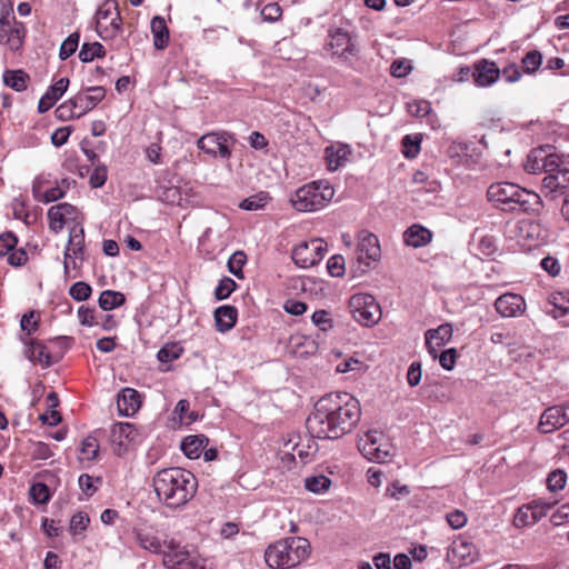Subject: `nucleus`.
<instances>
[{
    "mask_svg": "<svg viewBox=\"0 0 569 569\" xmlns=\"http://www.w3.org/2000/svg\"><path fill=\"white\" fill-rule=\"evenodd\" d=\"M361 417L357 398L349 392H330L321 397L307 419V429L318 439L337 440L351 432Z\"/></svg>",
    "mask_w": 569,
    "mask_h": 569,
    "instance_id": "1",
    "label": "nucleus"
},
{
    "mask_svg": "<svg viewBox=\"0 0 569 569\" xmlns=\"http://www.w3.org/2000/svg\"><path fill=\"white\" fill-rule=\"evenodd\" d=\"M154 492L167 508L177 510L186 506L196 495L198 481L186 469L172 467L158 471L153 477Z\"/></svg>",
    "mask_w": 569,
    "mask_h": 569,
    "instance_id": "2",
    "label": "nucleus"
},
{
    "mask_svg": "<svg viewBox=\"0 0 569 569\" xmlns=\"http://www.w3.org/2000/svg\"><path fill=\"white\" fill-rule=\"evenodd\" d=\"M488 200L506 212L537 213L542 208L540 196L512 182H496L487 190Z\"/></svg>",
    "mask_w": 569,
    "mask_h": 569,
    "instance_id": "3",
    "label": "nucleus"
},
{
    "mask_svg": "<svg viewBox=\"0 0 569 569\" xmlns=\"http://www.w3.org/2000/svg\"><path fill=\"white\" fill-rule=\"evenodd\" d=\"M310 555V543L302 537H289L270 545L264 552L267 565L273 569L295 568Z\"/></svg>",
    "mask_w": 569,
    "mask_h": 569,
    "instance_id": "4",
    "label": "nucleus"
},
{
    "mask_svg": "<svg viewBox=\"0 0 569 569\" xmlns=\"http://www.w3.org/2000/svg\"><path fill=\"white\" fill-rule=\"evenodd\" d=\"M335 189L325 180L311 181L298 188L290 197L292 207L300 212L323 209L333 198Z\"/></svg>",
    "mask_w": 569,
    "mask_h": 569,
    "instance_id": "5",
    "label": "nucleus"
},
{
    "mask_svg": "<svg viewBox=\"0 0 569 569\" xmlns=\"http://www.w3.org/2000/svg\"><path fill=\"white\" fill-rule=\"evenodd\" d=\"M325 49L348 66H352L359 56L356 36L343 28L329 29Z\"/></svg>",
    "mask_w": 569,
    "mask_h": 569,
    "instance_id": "6",
    "label": "nucleus"
},
{
    "mask_svg": "<svg viewBox=\"0 0 569 569\" xmlns=\"http://www.w3.org/2000/svg\"><path fill=\"white\" fill-rule=\"evenodd\" d=\"M122 19L116 0H106L96 12V30L103 40L114 39L121 31Z\"/></svg>",
    "mask_w": 569,
    "mask_h": 569,
    "instance_id": "7",
    "label": "nucleus"
},
{
    "mask_svg": "<svg viewBox=\"0 0 569 569\" xmlns=\"http://www.w3.org/2000/svg\"><path fill=\"white\" fill-rule=\"evenodd\" d=\"M352 318L365 327H372L381 319V308L369 293H356L349 300Z\"/></svg>",
    "mask_w": 569,
    "mask_h": 569,
    "instance_id": "8",
    "label": "nucleus"
},
{
    "mask_svg": "<svg viewBox=\"0 0 569 569\" xmlns=\"http://www.w3.org/2000/svg\"><path fill=\"white\" fill-rule=\"evenodd\" d=\"M506 236L515 240L519 248L530 250L538 246L541 238V227L533 220L522 219L513 223H508Z\"/></svg>",
    "mask_w": 569,
    "mask_h": 569,
    "instance_id": "9",
    "label": "nucleus"
},
{
    "mask_svg": "<svg viewBox=\"0 0 569 569\" xmlns=\"http://www.w3.org/2000/svg\"><path fill=\"white\" fill-rule=\"evenodd\" d=\"M162 553L163 565L169 569H204L197 557L173 539L164 541Z\"/></svg>",
    "mask_w": 569,
    "mask_h": 569,
    "instance_id": "10",
    "label": "nucleus"
},
{
    "mask_svg": "<svg viewBox=\"0 0 569 569\" xmlns=\"http://www.w3.org/2000/svg\"><path fill=\"white\" fill-rule=\"evenodd\" d=\"M24 37V24L17 21L12 10L3 9L0 14V43L7 44L11 50H18Z\"/></svg>",
    "mask_w": 569,
    "mask_h": 569,
    "instance_id": "11",
    "label": "nucleus"
},
{
    "mask_svg": "<svg viewBox=\"0 0 569 569\" xmlns=\"http://www.w3.org/2000/svg\"><path fill=\"white\" fill-rule=\"evenodd\" d=\"M359 449L370 461L383 462L391 457V445L378 431H369L359 441Z\"/></svg>",
    "mask_w": 569,
    "mask_h": 569,
    "instance_id": "12",
    "label": "nucleus"
},
{
    "mask_svg": "<svg viewBox=\"0 0 569 569\" xmlns=\"http://www.w3.org/2000/svg\"><path fill=\"white\" fill-rule=\"evenodd\" d=\"M327 251V244L321 239H312L296 246L291 257L300 268H309L319 263Z\"/></svg>",
    "mask_w": 569,
    "mask_h": 569,
    "instance_id": "13",
    "label": "nucleus"
},
{
    "mask_svg": "<svg viewBox=\"0 0 569 569\" xmlns=\"http://www.w3.org/2000/svg\"><path fill=\"white\" fill-rule=\"evenodd\" d=\"M232 138V134L227 131L209 132L199 138L197 147L210 156L229 159L231 150L228 141Z\"/></svg>",
    "mask_w": 569,
    "mask_h": 569,
    "instance_id": "14",
    "label": "nucleus"
},
{
    "mask_svg": "<svg viewBox=\"0 0 569 569\" xmlns=\"http://www.w3.org/2000/svg\"><path fill=\"white\" fill-rule=\"evenodd\" d=\"M569 423V401L547 408L540 416L538 431L551 433Z\"/></svg>",
    "mask_w": 569,
    "mask_h": 569,
    "instance_id": "15",
    "label": "nucleus"
},
{
    "mask_svg": "<svg viewBox=\"0 0 569 569\" xmlns=\"http://www.w3.org/2000/svg\"><path fill=\"white\" fill-rule=\"evenodd\" d=\"M357 240L358 242L356 253L360 263H363L368 267L371 261H377L380 259L381 249L376 234L367 230H362L358 233Z\"/></svg>",
    "mask_w": 569,
    "mask_h": 569,
    "instance_id": "16",
    "label": "nucleus"
},
{
    "mask_svg": "<svg viewBox=\"0 0 569 569\" xmlns=\"http://www.w3.org/2000/svg\"><path fill=\"white\" fill-rule=\"evenodd\" d=\"M138 432L136 427L129 422H118L111 428L110 441L113 446L114 452L120 456L122 455L130 442L134 441Z\"/></svg>",
    "mask_w": 569,
    "mask_h": 569,
    "instance_id": "17",
    "label": "nucleus"
},
{
    "mask_svg": "<svg viewBox=\"0 0 569 569\" xmlns=\"http://www.w3.org/2000/svg\"><path fill=\"white\" fill-rule=\"evenodd\" d=\"M106 96L103 87L87 88L86 92H79L72 98L73 108L79 110L78 118L92 110Z\"/></svg>",
    "mask_w": 569,
    "mask_h": 569,
    "instance_id": "18",
    "label": "nucleus"
},
{
    "mask_svg": "<svg viewBox=\"0 0 569 569\" xmlns=\"http://www.w3.org/2000/svg\"><path fill=\"white\" fill-rule=\"evenodd\" d=\"M453 329L450 323H443L437 329H429L426 331V347L433 359L438 357V350L450 341Z\"/></svg>",
    "mask_w": 569,
    "mask_h": 569,
    "instance_id": "19",
    "label": "nucleus"
},
{
    "mask_svg": "<svg viewBox=\"0 0 569 569\" xmlns=\"http://www.w3.org/2000/svg\"><path fill=\"white\" fill-rule=\"evenodd\" d=\"M500 76V70L493 61L481 59L475 63L472 77L479 87H488L495 83Z\"/></svg>",
    "mask_w": 569,
    "mask_h": 569,
    "instance_id": "20",
    "label": "nucleus"
},
{
    "mask_svg": "<svg viewBox=\"0 0 569 569\" xmlns=\"http://www.w3.org/2000/svg\"><path fill=\"white\" fill-rule=\"evenodd\" d=\"M525 307L523 298L516 293H505L495 302L497 312L506 318L522 315Z\"/></svg>",
    "mask_w": 569,
    "mask_h": 569,
    "instance_id": "21",
    "label": "nucleus"
},
{
    "mask_svg": "<svg viewBox=\"0 0 569 569\" xmlns=\"http://www.w3.org/2000/svg\"><path fill=\"white\" fill-rule=\"evenodd\" d=\"M117 407L122 416H133L141 407L140 393L132 388H123L117 398Z\"/></svg>",
    "mask_w": 569,
    "mask_h": 569,
    "instance_id": "22",
    "label": "nucleus"
},
{
    "mask_svg": "<svg viewBox=\"0 0 569 569\" xmlns=\"http://www.w3.org/2000/svg\"><path fill=\"white\" fill-rule=\"evenodd\" d=\"M69 86L68 78L59 79L54 84L49 87L47 92L41 97L38 103V111L40 113L47 112L54 103L62 97Z\"/></svg>",
    "mask_w": 569,
    "mask_h": 569,
    "instance_id": "23",
    "label": "nucleus"
},
{
    "mask_svg": "<svg viewBox=\"0 0 569 569\" xmlns=\"http://www.w3.org/2000/svg\"><path fill=\"white\" fill-rule=\"evenodd\" d=\"M569 187V167L563 164L556 173H549L542 180V191L553 193Z\"/></svg>",
    "mask_w": 569,
    "mask_h": 569,
    "instance_id": "24",
    "label": "nucleus"
},
{
    "mask_svg": "<svg viewBox=\"0 0 569 569\" xmlns=\"http://www.w3.org/2000/svg\"><path fill=\"white\" fill-rule=\"evenodd\" d=\"M238 310L233 306H221L214 310L216 328L219 332H228L237 322Z\"/></svg>",
    "mask_w": 569,
    "mask_h": 569,
    "instance_id": "25",
    "label": "nucleus"
},
{
    "mask_svg": "<svg viewBox=\"0 0 569 569\" xmlns=\"http://www.w3.org/2000/svg\"><path fill=\"white\" fill-rule=\"evenodd\" d=\"M134 537L139 546L152 553H162L164 542L162 543L152 529L142 528L134 530Z\"/></svg>",
    "mask_w": 569,
    "mask_h": 569,
    "instance_id": "26",
    "label": "nucleus"
},
{
    "mask_svg": "<svg viewBox=\"0 0 569 569\" xmlns=\"http://www.w3.org/2000/svg\"><path fill=\"white\" fill-rule=\"evenodd\" d=\"M431 239V231L420 224H412L403 233L405 243L413 248L427 246Z\"/></svg>",
    "mask_w": 569,
    "mask_h": 569,
    "instance_id": "27",
    "label": "nucleus"
},
{
    "mask_svg": "<svg viewBox=\"0 0 569 569\" xmlns=\"http://www.w3.org/2000/svg\"><path fill=\"white\" fill-rule=\"evenodd\" d=\"M208 442L209 439L204 435H193L186 437L181 441L180 448L189 459H198Z\"/></svg>",
    "mask_w": 569,
    "mask_h": 569,
    "instance_id": "28",
    "label": "nucleus"
},
{
    "mask_svg": "<svg viewBox=\"0 0 569 569\" xmlns=\"http://www.w3.org/2000/svg\"><path fill=\"white\" fill-rule=\"evenodd\" d=\"M151 32L153 36L154 48L163 50L169 42V30L163 18L154 17L151 20Z\"/></svg>",
    "mask_w": 569,
    "mask_h": 569,
    "instance_id": "29",
    "label": "nucleus"
},
{
    "mask_svg": "<svg viewBox=\"0 0 569 569\" xmlns=\"http://www.w3.org/2000/svg\"><path fill=\"white\" fill-rule=\"evenodd\" d=\"M28 80L29 76L22 70H7L3 73L4 83L18 92L27 89Z\"/></svg>",
    "mask_w": 569,
    "mask_h": 569,
    "instance_id": "30",
    "label": "nucleus"
},
{
    "mask_svg": "<svg viewBox=\"0 0 569 569\" xmlns=\"http://www.w3.org/2000/svg\"><path fill=\"white\" fill-rule=\"evenodd\" d=\"M98 302L102 310L109 311L122 306L126 302V298L119 291L104 290L100 293Z\"/></svg>",
    "mask_w": 569,
    "mask_h": 569,
    "instance_id": "31",
    "label": "nucleus"
},
{
    "mask_svg": "<svg viewBox=\"0 0 569 569\" xmlns=\"http://www.w3.org/2000/svg\"><path fill=\"white\" fill-rule=\"evenodd\" d=\"M64 261H63V270L67 277L70 276V267L73 269H78L81 267L84 261V249H74L71 247H66L64 250Z\"/></svg>",
    "mask_w": 569,
    "mask_h": 569,
    "instance_id": "32",
    "label": "nucleus"
},
{
    "mask_svg": "<svg viewBox=\"0 0 569 569\" xmlns=\"http://www.w3.org/2000/svg\"><path fill=\"white\" fill-rule=\"evenodd\" d=\"M28 358L32 362H39L46 367L51 366V356L47 350V347L39 341L31 342L30 348L27 351Z\"/></svg>",
    "mask_w": 569,
    "mask_h": 569,
    "instance_id": "33",
    "label": "nucleus"
},
{
    "mask_svg": "<svg viewBox=\"0 0 569 569\" xmlns=\"http://www.w3.org/2000/svg\"><path fill=\"white\" fill-rule=\"evenodd\" d=\"M106 49L100 42H84L79 52V59L87 63L91 62L94 58H103Z\"/></svg>",
    "mask_w": 569,
    "mask_h": 569,
    "instance_id": "34",
    "label": "nucleus"
},
{
    "mask_svg": "<svg viewBox=\"0 0 569 569\" xmlns=\"http://www.w3.org/2000/svg\"><path fill=\"white\" fill-rule=\"evenodd\" d=\"M545 164V149H535L532 150L526 160L525 170L528 173H541L543 172Z\"/></svg>",
    "mask_w": 569,
    "mask_h": 569,
    "instance_id": "35",
    "label": "nucleus"
},
{
    "mask_svg": "<svg viewBox=\"0 0 569 569\" xmlns=\"http://www.w3.org/2000/svg\"><path fill=\"white\" fill-rule=\"evenodd\" d=\"M331 483V479L325 475L310 476L305 479V488L312 493L327 491Z\"/></svg>",
    "mask_w": 569,
    "mask_h": 569,
    "instance_id": "36",
    "label": "nucleus"
},
{
    "mask_svg": "<svg viewBox=\"0 0 569 569\" xmlns=\"http://www.w3.org/2000/svg\"><path fill=\"white\" fill-rule=\"evenodd\" d=\"M270 197L268 192H259L241 201L240 208L248 211H256L266 207Z\"/></svg>",
    "mask_w": 569,
    "mask_h": 569,
    "instance_id": "37",
    "label": "nucleus"
},
{
    "mask_svg": "<svg viewBox=\"0 0 569 569\" xmlns=\"http://www.w3.org/2000/svg\"><path fill=\"white\" fill-rule=\"evenodd\" d=\"M89 523V516L86 512L79 511L71 517L69 531L73 537L82 535L87 530Z\"/></svg>",
    "mask_w": 569,
    "mask_h": 569,
    "instance_id": "38",
    "label": "nucleus"
},
{
    "mask_svg": "<svg viewBox=\"0 0 569 569\" xmlns=\"http://www.w3.org/2000/svg\"><path fill=\"white\" fill-rule=\"evenodd\" d=\"M328 168L331 171L337 170L339 167L343 164L347 159V156L350 153L349 150L345 147H341L333 151L331 148L326 149Z\"/></svg>",
    "mask_w": 569,
    "mask_h": 569,
    "instance_id": "39",
    "label": "nucleus"
},
{
    "mask_svg": "<svg viewBox=\"0 0 569 569\" xmlns=\"http://www.w3.org/2000/svg\"><path fill=\"white\" fill-rule=\"evenodd\" d=\"M247 262V256L243 251H236L228 260V270L239 279L243 278L242 268Z\"/></svg>",
    "mask_w": 569,
    "mask_h": 569,
    "instance_id": "40",
    "label": "nucleus"
},
{
    "mask_svg": "<svg viewBox=\"0 0 569 569\" xmlns=\"http://www.w3.org/2000/svg\"><path fill=\"white\" fill-rule=\"evenodd\" d=\"M63 208L64 207H58L56 204L48 210L49 228L54 233L60 232L67 222V220L63 217V213L61 212Z\"/></svg>",
    "mask_w": 569,
    "mask_h": 569,
    "instance_id": "41",
    "label": "nucleus"
},
{
    "mask_svg": "<svg viewBox=\"0 0 569 569\" xmlns=\"http://www.w3.org/2000/svg\"><path fill=\"white\" fill-rule=\"evenodd\" d=\"M79 40L80 34L78 32H73L67 39H64L60 46L59 58L61 60H67L69 57H71L78 48Z\"/></svg>",
    "mask_w": 569,
    "mask_h": 569,
    "instance_id": "42",
    "label": "nucleus"
},
{
    "mask_svg": "<svg viewBox=\"0 0 569 569\" xmlns=\"http://www.w3.org/2000/svg\"><path fill=\"white\" fill-rule=\"evenodd\" d=\"M542 63V54L537 50L529 51L522 59V69L526 73L536 72Z\"/></svg>",
    "mask_w": 569,
    "mask_h": 569,
    "instance_id": "43",
    "label": "nucleus"
},
{
    "mask_svg": "<svg viewBox=\"0 0 569 569\" xmlns=\"http://www.w3.org/2000/svg\"><path fill=\"white\" fill-rule=\"evenodd\" d=\"M101 483V478H93L87 473H83L79 477V486L87 497L93 496L97 492L99 485Z\"/></svg>",
    "mask_w": 569,
    "mask_h": 569,
    "instance_id": "44",
    "label": "nucleus"
},
{
    "mask_svg": "<svg viewBox=\"0 0 569 569\" xmlns=\"http://www.w3.org/2000/svg\"><path fill=\"white\" fill-rule=\"evenodd\" d=\"M67 247L77 250L84 249V230L80 223H74L69 230V240Z\"/></svg>",
    "mask_w": 569,
    "mask_h": 569,
    "instance_id": "45",
    "label": "nucleus"
},
{
    "mask_svg": "<svg viewBox=\"0 0 569 569\" xmlns=\"http://www.w3.org/2000/svg\"><path fill=\"white\" fill-rule=\"evenodd\" d=\"M237 288V283L229 277H223L214 290V297L217 300L227 299Z\"/></svg>",
    "mask_w": 569,
    "mask_h": 569,
    "instance_id": "46",
    "label": "nucleus"
},
{
    "mask_svg": "<svg viewBox=\"0 0 569 569\" xmlns=\"http://www.w3.org/2000/svg\"><path fill=\"white\" fill-rule=\"evenodd\" d=\"M567 483V473L563 470L557 469L551 471L547 478V486L550 491H558L565 488Z\"/></svg>",
    "mask_w": 569,
    "mask_h": 569,
    "instance_id": "47",
    "label": "nucleus"
},
{
    "mask_svg": "<svg viewBox=\"0 0 569 569\" xmlns=\"http://www.w3.org/2000/svg\"><path fill=\"white\" fill-rule=\"evenodd\" d=\"M39 313L33 310L24 313L20 320L21 330L28 335L34 333L39 328Z\"/></svg>",
    "mask_w": 569,
    "mask_h": 569,
    "instance_id": "48",
    "label": "nucleus"
},
{
    "mask_svg": "<svg viewBox=\"0 0 569 569\" xmlns=\"http://www.w3.org/2000/svg\"><path fill=\"white\" fill-rule=\"evenodd\" d=\"M30 496L34 502L44 505L50 500V490L46 483L37 482L30 487Z\"/></svg>",
    "mask_w": 569,
    "mask_h": 569,
    "instance_id": "49",
    "label": "nucleus"
},
{
    "mask_svg": "<svg viewBox=\"0 0 569 569\" xmlns=\"http://www.w3.org/2000/svg\"><path fill=\"white\" fill-rule=\"evenodd\" d=\"M513 525L518 528L535 525V517L530 513L529 503L518 509L513 518Z\"/></svg>",
    "mask_w": 569,
    "mask_h": 569,
    "instance_id": "50",
    "label": "nucleus"
},
{
    "mask_svg": "<svg viewBox=\"0 0 569 569\" xmlns=\"http://www.w3.org/2000/svg\"><path fill=\"white\" fill-rule=\"evenodd\" d=\"M557 501L552 502H546L541 499L533 500L529 503L530 507V513H532V517H535V523L538 522L542 517L546 516L547 511L551 509Z\"/></svg>",
    "mask_w": 569,
    "mask_h": 569,
    "instance_id": "51",
    "label": "nucleus"
},
{
    "mask_svg": "<svg viewBox=\"0 0 569 569\" xmlns=\"http://www.w3.org/2000/svg\"><path fill=\"white\" fill-rule=\"evenodd\" d=\"M91 291L88 283L78 281L70 287L69 295L77 301H84L90 297Z\"/></svg>",
    "mask_w": 569,
    "mask_h": 569,
    "instance_id": "52",
    "label": "nucleus"
},
{
    "mask_svg": "<svg viewBox=\"0 0 569 569\" xmlns=\"http://www.w3.org/2000/svg\"><path fill=\"white\" fill-rule=\"evenodd\" d=\"M563 164L565 162L558 154L547 153L545 151L543 172L546 176H549V173H556Z\"/></svg>",
    "mask_w": 569,
    "mask_h": 569,
    "instance_id": "53",
    "label": "nucleus"
},
{
    "mask_svg": "<svg viewBox=\"0 0 569 569\" xmlns=\"http://www.w3.org/2000/svg\"><path fill=\"white\" fill-rule=\"evenodd\" d=\"M407 110L411 116L422 118L429 114L431 107L428 101L420 100L407 103Z\"/></svg>",
    "mask_w": 569,
    "mask_h": 569,
    "instance_id": "54",
    "label": "nucleus"
},
{
    "mask_svg": "<svg viewBox=\"0 0 569 569\" xmlns=\"http://www.w3.org/2000/svg\"><path fill=\"white\" fill-rule=\"evenodd\" d=\"M18 240L11 232L0 236V258L8 256L17 246Z\"/></svg>",
    "mask_w": 569,
    "mask_h": 569,
    "instance_id": "55",
    "label": "nucleus"
},
{
    "mask_svg": "<svg viewBox=\"0 0 569 569\" xmlns=\"http://www.w3.org/2000/svg\"><path fill=\"white\" fill-rule=\"evenodd\" d=\"M402 146L406 158H415L420 152V140L418 138L412 139L411 136H405Z\"/></svg>",
    "mask_w": 569,
    "mask_h": 569,
    "instance_id": "56",
    "label": "nucleus"
},
{
    "mask_svg": "<svg viewBox=\"0 0 569 569\" xmlns=\"http://www.w3.org/2000/svg\"><path fill=\"white\" fill-rule=\"evenodd\" d=\"M312 323L326 331L332 327V320L330 313L327 310H317L311 316Z\"/></svg>",
    "mask_w": 569,
    "mask_h": 569,
    "instance_id": "57",
    "label": "nucleus"
},
{
    "mask_svg": "<svg viewBox=\"0 0 569 569\" xmlns=\"http://www.w3.org/2000/svg\"><path fill=\"white\" fill-rule=\"evenodd\" d=\"M81 451L86 456L87 459L93 460L97 458L99 452V445L96 438L87 437L82 441Z\"/></svg>",
    "mask_w": 569,
    "mask_h": 569,
    "instance_id": "58",
    "label": "nucleus"
},
{
    "mask_svg": "<svg viewBox=\"0 0 569 569\" xmlns=\"http://www.w3.org/2000/svg\"><path fill=\"white\" fill-rule=\"evenodd\" d=\"M328 272L332 277H341L345 274V259L342 256H333L327 263Z\"/></svg>",
    "mask_w": 569,
    "mask_h": 569,
    "instance_id": "59",
    "label": "nucleus"
},
{
    "mask_svg": "<svg viewBox=\"0 0 569 569\" xmlns=\"http://www.w3.org/2000/svg\"><path fill=\"white\" fill-rule=\"evenodd\" d=\"M78 318L82 326L93 327L99 325V321L96 320L94 309L86 306L78 309Z\"/></svg>",
    "mask_w": 569,
    "mask_h": 569,
    "instance_id": "60",
    "label": "nucleus"
},
{
    "mask_svg": "<svg viewBox=\"0 0 569 569\" xmlns=\"http://www.w3.org/2000/svg\"><path fill=\"white\" fill-rule=\"evenodd\" d=\"M437 358H439V363L445 370H452L457 360V350L455 348L447 349Z\"/></svg>",
    "mask_w": 569,
    "mask_h": 569,
    "instance_id": "61",
    "label": "nucleus"
},
{
    "mask_svg": "<svg viewBox=\"0 0 569 569\" xmlns=\"http://www.w3.org/2000/svg\"><path fill=\"white\" fill-rule=\"evenodd\" d=\"M550 302L563 313L569 312V291H558L551 295Z\"/></svg>",
    "mask_w": 569,
    "mask_h": 569,
    "instance_id": "62",
    "label": "nucleus"
},
{
    "mask_svg": "<svg viewBox=\"0 0 569 569\" xmlns=\"http://www.w3.org/2000/svg\"><path fill=\"white\" fill-rule=\"evenodd\" d=\"M78 112L79 110L77 108H73L72 99H70L68 102L60 104L56 109V114L59 119L78 118Z\"/></svg>",
    "mask_w": 569,
    "mask_h": 569,
    "instance_id": "63",
    "label": "nucleus"
},
{
    "mask_svg": "<svg viewBox=\"0 0 569 569\" xmlns=\"http://www.w3.org/2000/svg\"><path fill=\"white\" fill-rule=\"evenodd\" d=\"M282 14V10L278 3H268L261 10V16L266 21H277Z\"/></svg>",
    "mask_w": 569,
    "mask_h": 569,
    "instance_id": "64",
    "label": "nucleus"
}]
</instances>
